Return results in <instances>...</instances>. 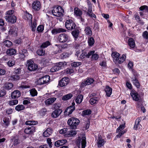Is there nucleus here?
Returning <instances> with one entry per match:
<instances>
[{"mask_svg":"<svg viewBox=\"0 0 148 148\" xmlns=\"http://www.w3.org/2000/svg\"><path fill=\"white\" fill-rule=\"evenodd\" d=\"M64 12V10L60 6L54 7L52 10V13L53 15L57 17L62 16Z\"/></svg>","mask_w":148,"mask_h":148,"instance_id":"obj_1","label":"nucleus"},{"mask_svg":"<svg viewBox=\"0 0 148 148\" xmlns=\"http://www.w3.org/2000/svg\"><path fill=\"white\" fill-rule=\"evenodd\" d=\"M66 65L65 62H60L58 63H56L54 66L50 69L51 72H56L62 68Z\"/></svg>","mask_w":148,"mask_h":148,"instance_id":"obj_2","label":"nucleus"},{"mask_svg":"<svg viewBox=\"0 0 148 148\" xmlns=\"http://www.w3.org/2000/svg\"><path fill=\"white\" fill-rule=\"evenodd\" d=\"M80 122L79 121L77 118H71L68 121L67 123L72 129H75Z\"/></svg>","mask_w":148,"mask_h":148,"instance_id":"obj_3","label":"nucleus"},{"mask_svg":"<svg viewBox=\"0 0 148 148\" xmlns=\"http://www.w3.org/2000/svg\"><path fill=\"white\" fill-rule=\"evenodd\" d=\"M76 142L78 147L80 148L81 145L82 148H85L86 144L85 135H82L81 138L79 137H78V138Z\"/></svg>","mask_w":148,"mask_h":148,"instance_id":"obj_4","label":"nucleus"},{"mask_svg":"<svg viewBox=\"0 0 148 148\" xmlns=\"http://www.w3.org/2000/svg\"><path fill=\"white\" fill-rule=\"evenodd\" d=\"M58 40L60 43H64L67 41L68 43L70 41L68 35L64 33L61 34L59 35L58 37Z\"/></svg>","mask_w":148,"mask_h":148,"instance_id":"obj_5","label":"nucleus"},{"mask_svg":"<svg viewBox=\"0 0 148 148\" xmlns=\"http://www.w3.org/2000/svg\"><path fill=\"white\" fill-rule=\"evenodd\" d=\"M28 69L30 71H34L37 69L38 68V65L34 63L31 59L28 60L27 62Z\"/></svg>","mask_w":148,"mask_h":148,"instance_id":"obj_6","label":"nucleus"},{"mask_svg":"<svg viewBox=\"0 0 148 148\" xmlns=\"http://www.w3.org/2000/svg\"><path fill=\"white\" fill-rule=\"evenodd\" d=\"M65 26L69 30H71L75 28L76 25L73 21L71 19L67 20L65 22Z\"/></svg>","mask_w":148,"mask_h":148,"instance_id":"obj_7","label":"nucleus"},{"mask_svg":"<svg viewBox=\"0 0 148 148\" xmlns=\"http://www.w3.org/2000/svg\"><path fill=\"white\" fill-rule=\"evenodd\" d=\"M56 46L58 47V50L56 53H61L62 51V49H64L65 48H69L71 47L72 46V44L71 43L70 44L65 43L63 45H56Z\"/></svg>","mask_w":148,"mask_h":148,"instance_id":"obj_8","label":"nucleus"},{"mask_svg":"<svg viewBox=\"0 0 148 148\" xmlns=\"http://www.w3.org/2000/svg\"><path fill=\"white\" fill-rule=\"evenodd\" d=\"M32 7L34 11L39 10L41 7L40 2L37 0L35 1L32 4Z\"/></svg>","mask_w":148,"mask_h":148,"instance_id":"obj_9","label":"nucleus"},{"mask_svg":"<svg viewBox=\"0 0 148 148\" xmlns=\"http://www.w3.org/2000/svg\"><path fill=\"white\" fill-rule=\"evenodd\" d=\"M72 106H70L67 108L64 111V114L66 115H69L71 114L75 109V103L74 102L72 103Z\"/></svg>","mask_w":148,"mask_h":148,"instance_id":"obj_10","label":"nucleus"},{"mask_svg":"<svg viewBox=\"0 0 148 148\" xmlns=\"http://www.w3.org/2000/svg\"><path fill=\"white\" fill-rule=\"evenodd\" d=\"M133 99L135 101H138L139 99L140 96L138 93L134 90H132L130 93Z\"/></svg>","mask_w":148,"mask_h":148,"instance_id":"obj_11","label":"nucleus"},{"mask_svg":"<svg viewBox=\"0 0 148 148\" xmlns=\"http://www.w3.org/2000/svg\"><path fill=\"white\" fill-rule=\"evenodd\" d=\"M95 51H89L87 53V58H89L92 56L91 59L93 60H97L99 58V56L97 53H95Z\"/></svg>","mask_w":148,"mask_h":148,"instance_id":"obj_12","label":"nucleus"},{"mask_svg":"<svg viewBox=\"0 0 148 148\" xmlns=\"http://www.w3.org/2000/svg\"><path fill=\"white\" fill-rule=\"evenodd\" d=\"M18 28L14 26L11 27L8 32V34L13 36H16L17 35Z\"/></svg>","mask_w":148,"mask_h":148,"instance_id":"obj_13","label":"nucleus"},{"mask_svg":"<svg viewBox=\"0 0 148 148\" xmlns=\"http://www.w3.org/2000/svg\"><path fill=\"white\" fill-rule=\"evenodd\" d=\"M97 140V146L99 147L103 146L105 143V141L104 139H102V136L101 135H99L98 139Z\"/></svg>","mask_w":148,"mask_h":148,"instance_id":"obj_14","label":"nucleus"},{"mask_svg":"<svg viewBox=\"0 0 148 148\" xmlns=\"http://www.w3.org/2000/svg\"><path fill=\"white\" fill-rule=\"evenodd\" d=\"M94 81V79L91 78H88L86 80L82 82L81 87H83L87 85H89L92 84Z\"/></svg>","mask_w":148,"mask_h":148,"instance_id":"obj_15","label":"nucleus"},{"mask_svg":"<svg viewBox=\"0 0 148 148\" xmlns=\"http://www.w3.org/2000/svg\"><path fill=\"white\" fill-rule=\"evenodd\" d=\"M6 20L8 22L14 23L16 20V16L14 15H8L5 17Z\"/></svg>","mask_w":148,"mask_h":148,"instance_id":"obj_16","label":"nucleus"},{"mask_svg":"<svg viewBox=\"0 0 148 148\" xmlns=\"http://www.w3.org/2000/svg\"><path fill=\"white\" fill-rule=\"evenodd\" d=\"M69 82V78L66 77L63 78L58 84V85L60 86L63 87L66 86Z\"/></svg>","mask_w":148,"mask_h":148,"instance_id":"obj_17","label":"nucleus"},{"mask_svg":"<svg viewBox=\"0 0 148 148\" xmlns=\"http://www.w3.org/2000/svg\"><path fill=\"white\" fill-rule=\"evenodd\" d=\"M82 14V11L78 8L76 7L74 9V15L76 17H81Z\"/></svg>","mask_w":148,"mask_h":148,"instance_id":"obj_18","label":"nucleus"},{"mask_svg":"<svg viewBox=\"0 0 148 148\" xmlns=\"http://www.w3.org/2000/svg\"><path fill=\"white\" fill-rule=\"evenodd\" d=\"M62 111L61 109H58L54 110L51 114V116L53 118L58 117L61 113Z\"/></svg>","mask_w":148,"mask_h":148,"instance_id":"obj_19","label":"nucleus"},{"mask_svg":"<svg viewBox=\"0 0 148 148\" xmlns=\"http://www.w3.org/2000/svg\"><path fill=\"white\" fill-rule=\"evenodd\" d=\"M50 60L48 58H44L42 59L40 62L41 65L43 66H47L50 65Z\"/></svg>","mask_w":148,"mask_h":148,"instance_id":"obj_20","label":"nucleus"},{"mask_svg":"<svg viewBox=\"0 0 148 148\" xmlns=\"http://www.w3.org/2000/svg\"><path fill=\"white\" fill-rule=\"evenodd\" d=\"M66 31V30L62 28H55L51 30V33L53 34H55L61 32H65Z\"/></svg>","mask_w":148,"mask_h":148,"instance_id":"obj_21","label":"nucleus"},{"mask_svg":"<svg viewBox=\"0 0 148 148\" xmlns=\"http://www.w3.org/2000/svg\"><path fill=\"white\" fill-rule=\"evenodd\" d=\"M67 142V141L66 139H62L56 141L55 143V145L57 147H59L61 145H62Z\"/></svg>","mask_w":148,"mask_h":148,"instance_id":"obj_22","label":"nucleus"},{"mask_svg":"<svg viewBox=\"0 0 148 148\" xmlns=\"http://www.w3.org/2000/svg\"><path fill=\"white\" fill-rule=\"evenodd\" d=\"M35 127L34 126L28 127L25 130V132L27 134H32L35 132Z\"/></svg>","mask_w":148,"mask_h":148,"instance_id":"obj_23","label":"nucleus"},{"mask_svg":"<svg viewBox=\"0 0 148 148\" xmlns=\"http://www.w3.org/2000/svg\"><path fill=\"white\" fill-rule=\"evenodd\" d=\"M56 99V98L52 97L48 98L45 101V103L46 106H48L53 103Z\"/></svg>","mask_w":148,"mask_h":148,"instance_id":"obj_24","label":"nucleus"},{"mask_svg":"<svg viewBox=\"0 0 148 148\" xmlns=\"http://www.w3.org/2000/svg\"><path fill=\"white\" fill-rule=\"evenodd\" d=\"M20 95V91L18 90H15L12 93L11 97L13 99H16L19 97Z\"/></svg>","mask_w":148,"mask_h":148,"instance_id":"obj_25","label":"nucleus"},{"mask_svg":"<svg viewBox=\"0 0 148 148\" xmlns=\"http://www.w3.org/2000/svg\"><path fill=\"white\" fill-rule=\"evenodd\" d=\"M128 45L130 47V48L133 49L135 47V43L134 40L132 38H130L128 40Z\"/></svg>","mask_w":148,"mask_h":148,"instance_id":"obj_26","label":"nucleus"},{"mask_svg":"<svg viewBox=\"0 0 148 148\" xmlns=\"http://www.w3.org/2000/svg\"><path fill=\"white\" fill-rule=\"evenodd\" d=\"M140 120L138 118L136 121L134 128L136 130L140 129L141 128L142 126L139 123Z\"/></svg>","mask_w":148,"mask_h":148,"instance_id":"obj_27","label":"nucleus"},{"mask_svg":"<svg viewBox=\"0 0 148 148\" xmlns=\"http://www.w3.org/2000/svg\"><path fill=\"white\" fill-rule=\"evenodd\" d=\"M77 134V132L75 130H71L67 132L65 135L66 137H70L73 136Z\"/></svg>","mask_w":148,"mask_h":148,"instance_id":"obj_28","label":"nucleus"},{"mask_svg":"<svg viewBox=\"0 0 148 148\" xmlns=\"http://www.w3.org/2000/svg\"><path fill=\"white\" fill-rule=\"evenodd\" d=\"M106 95L108 97H110L112 93V89L109 86H107L105 89Z\"/></svg>","mask_w":148,"mask_h":148,"instance_id":"obj_29","label":"nucleus"},{"mask_svg":"<svg viewBox=\"0 0 148 148\" xmlns=\"http://www.w3.org/2000/svg\"><path fill=\"white\" fill-rule=\"evenodd\" d=\"M86 13L87 15L90 17L94 18H96V15L92 12V8L91 7L88 8Z\"/></svg>","mask_w":148,"mask_h":148,"instance_id":"obj_30","label":"nucleus"},{"mask_svg":"<svg viewBox=\"0 0 148 148\" xmlns=\"http://www.w3.org/2000/svg\"><path fill=\"white\" fill-rule=\"evenodd\" d=\"M119 56L120 54L116 52H114L112 53V56L113 58V61L115 63H116V61Z\"/></svg>","mask_w":148,"mask_h":148,"instance_id":"obj_31","label":"nucleus"},{"mask_svg":"<svg viewBox=\"0 0 148 148\" xmlns=\"http://www.w3.org/2000/svg\"><path fill=\"white\" fill-rule=\"evenodd\" d=\"M52 130L51 128H48L44 132L43 135L45 137L49 136L52 133Z\"/></svg>","mask_w":148,"mask_h":148,"instance_id":"obj_32","label":"nucleus"},{"mask_svg":"<svg viewBox=\"0 0 148 148\" xmlns=\"http://www.w3.org/2000/svg\"><path fill=\"white\" fill-rule=\"evenodd\" d=\"M126 58V56L124 54H123L121 56H119L116 61V63H122L125 60Z\"/></svg>","mask_w":148,"mask_h":148,"instance_id":"obj_33","label":"nucleus"},{"mask_svg":"<svg viewBox=\"0 0 148 148\" xmlns=\"http://www.w3.org/2000/svg\"><path fill=\"white\" fill-rule=\"evenodd\" d=\"M18 51L19 53L22 56L21 57L22 58H24L26 55H27V51L26 49H19Z\"/></svg>","mask_w":148,"mask_h":148,"instance_id":"obj_34","label":"nucleus"},{"mask_svg":"<svg viewBox=\"0 0 148 148\" xmlns=\"http://www.w3.org/2000/svg\"><path fill=\"white\" fill-rule=\"evenodd\" d=\"M8 78L10 80L13 81H16L20 79V77L19 75L15 74V75H12L9 76Z\"/></svg>","mask_w":148,"mask_h":148,"instance_id":"obj_35","label":"nucleus"},{"mask_svg":"<svg viewBox=\"0 0 148 148\" xmlns=\"http://www.w3.org/2000/svg\"><path fill=\"white\" fill-rule=\"evenodd\" d=\"M23 18L24 19L26 20H27L29 21H32V15L27 12H26L25 13Z\"/></svg>","mask_w":148,"mask_h":148,"instance_id":"obj_36","label":"nucleus"},{"mask_svg":"<svg viewBox=\"0 0 148 148\" xmlns=\"http://www.w3.org/2000/svg\"><path fill=\"white\" fill-rule=\"evenodd\" d=\"M132 82L133 84L137 88H139L140 86L139 83L136 77H134L132 78Z\"/></svg>","mask_w":148,"mask_h":148,"instance_id":"obj_37","label":"nucleus"},{"mask_svg":"<svg viewBox=\"0 0 148 148\" xmlns=\"http://www.w3.org/2000/svg\"><path fill=\"white\" fill-rule=\"evenodd\" d=\"M85 34L89 36H91L92 34V32L90 27H86L84 29Z\"/></svg>","mask_w":148,"mask_h":148,"instance_id":"obj_38","label":"nucleus"},{"mask_svg":"<svg viewBox=\"0 0 148 148\" xmlns=\"http://www.w3.org/2000/svg\"><path fill=\"white\" fill-rule=\"evenodd\" d=\"M16 50L14 49H10L6 51V53L8 55H9L10 56L14 55L16 54Z\"/></svg>","mask_w":148,"mask_h":148,"instance_id":"obj_39","label":"nucleus"},{"mask_svg":"<svg viewBox=\"0 0 148 148\" xmlns=\"http://www.w3.org/2000/svg\"><path fill=\"white\" fill-rule=\"evenodd\" d=\"M83 96L82 95H79L75 99V102L77 104L80 103L83 100Z\"/></svg>","mask_w":148,"mask_h":148,"instance_id":"obj_40","label":"nucleus"},{"mask_svg":"<svg viewBox=\"0 0 148 148\" xmlns=\"http://www.w3.org/2000/svg\"><path fill=\"white\" fill-rule=\"evenodd\" d=\"M73 97V95L71 93L68 94L63 96L62 99L64 101H66L70 99Z\"/></svg>","mask_w":148,"mask_h":148,"instance_id":"obj_41","label":"nucleus"},{"mask_svg":"<svg viewBox=\"0 0 148 148\" xmlns=\"http://www.w3.org/2000/svg\"><path fill=\"white\" fill-rule=\"evenodd\" d=\"M13 86V84L12 83H6L4 86V88L6 89L10 90L12 88Z\"/></svg>","mask_w":148,"mask_h":148,"instance_id":"obj_42","label":"nucleus"},{"mask_svg":"<svg viewBox=\"0 0 148 148\" xmlns=\"http://www.w3.org/2000/svg\"><path fill=\"white\" fill-rule=\"evenodd\" d=\"M72 53L70 51L69 52L63 53L61 55V57L62 58H66L69 57Z\"/></svg>","mask_w":148,"mask_h":148,"instance_id":"obj_43","label":"nucleus"},{"mask_svg":"<svg viewBox=\"0 0 148 148\" xmlns=\"http://www.w3.org/2000/svg\"><path fill=\"white\" fill-rule=\"evenodd\" d=\"M88 42L89 46H92L95 43V40L93 38L91 37L88 39Z\"/></svg>","mask_w":148,"mask_h":148,"instance_id":"obj_44","label":"nucleus"},{"mask_svg":"<svg viewBox=\"0 0 148 148\" xmlns=\"http://www.w3.org/2000/svg\"><path fill=\"white\" fill-rule=\"evenodd\" d=\"M37 24L35 21H34L33 22H32L30 25V27L32 31L34 32L36 30V27Z\"/></svg>","mask_w":148,"mask_h":148,"instance_id":"obj_45","label":"nucleus"},{"mask_svg":"<svg viewBox=\"0 0 148 148\" xmlns=\"http://www.w3.org/2000/svg\"><path fill=\"white\" fill-rule=\"evenodd\" d=\"M79 33V32L78 30L74 31L72 32V34L74 37L75 38V40H77V39L78 37Z\"/></svg>","mask_w":148,"mask_h":148,"instance_id":"obj_46","label":"nucleus"},{"mask_svg":"<svg viewBox=\"0 0 148 148\" xmlns=\"http://www.w3.org/2000/svg\"><path fill=\"white\" fill-rule=\"evenodd\" d=\"M98 100L97 98L93 97L91 98L90 102L91 104L93 105L94 104L97 103L98 102Z\"/></svg>","mask_w":148,"mask_h":148,"instance_id":"obj_47","label":"nucleus"},{"mask_svg":"<svg viewBox=\"0 0 148 148\" xmlns=\"http://www.w3.org/2000/svg\"><path fill=\"white\" fill-rule=\"evenodd\" d=\"M25 106L22 105H18L16 106L15 109L17 111H20L24 109Z\"/></svg>","mask_w":148,"mask_h":148,"instance_id":"obj_48","label":"nucleus"},{"mask_svg":"<svg viewBox=\"0 0 148 148\" xmlns=\"http://www.w3.org/2000/svg\"><path fill=\"white\" fill-rule=\"evenodd\" d=\"M18 103V100L14 99L10 101H9L8 104L10 106H14L17 104Z\"/></svg>","mask_w":148,"mask_h":148,"instance_id":"obj_49","label":"nucleus"},{"mask_svg":"<svg viewBox=\"0 0 148 148\" xmlns=\"http://www.w3.org/2000/svg\"><path fill=\"white\" fill-rule=\"evenodd\" d=\"M91 113V110H86L83 111L82 113V115L84 116L86 115H88L90 114Z\"/></svg>","mask_w":148,"mask_h":148,"instance_id":"obj_50","label":"nucleus"},{"mask_svg":"<svg viewBox=\"0 0 148 148\" xmlns=\"http://www.w3.org/2000/svg\"><path fill=\"white\" fill-rule=\"evenodd\" d=\"M44 84H46L49 82L50 80V77L49 75H46L42 77Z\"/></svg>","mask_w":148,"mask_h":148,"instance_id":"obj_51","label":"nucleus"},{"mask_svg":"<svg viewBox=\"0 0 148 148\" xmlns=\"http://www.w3.org/2000/svg\"><path fill=\"white\" fill-rule=\"evenodd\" d=\"M31 95L32 97L36 96L37 95V92L36 90L34 88H33L30 90V92Z\"/></svg>","mask_w":148,"mask_h":148,"instance_id":"obj_52","label":"nucleus"},{"mask_svg":"<svg viewBox=\"0 0 148 148\" xmlns=\"http://www.w3.org/2000/svg\"><path fill=\"white\" fill-rule=\"evenodd\" d=\"M125 123L120 125L119 127L117 128L116 130V132H119L122 131L125 128Z\"/></svg>","mask_w":148,"mask_h":148,"instance_id":"obj_53","label":"nucleus"},{"mask_svg":"<svg viewBox=\"0 0 148 148\" xmlns=\"http://www.w3.org/2000/svg\"><path fill=\"white\" fill-rule=\"evenodd\" d=\"M3 43L5 46L8 47H10L12 45V43L11 41L7 40L4 41Z\"/></svg>","mask_w":148,"mask_h":148,"instance_id":"obj_54","label":"nucleus"},{"mask_svg":"<svg viewBox=\"0 0 148 148\" xmlns=\"http://www.w3.org/2000/svg\"><path fill=\"white\" fill-rule=\"evenodd\" d=\"M37 53L39 56H43L45 53V51L44 50L40 49L37 51Z\"/></svg>","mask_w":148,"mask_h":148,"instance_id":"obj_55","label":"nucleus"},{"mask_svg":"<svg viewBox=\"0 0 148 148\" xmlns=\"http://www.w3.org/2000/svg\"><path fill=\"white\" fill-rule=\"evenodd\" d=\"M50 44V42L49 41H47L45 42H43L41 45V47L42 48L47 47Z\"/></svg>","mask_w":148,"mask_h":148,"instance_id":"obj_56","label":"nucleus"},{"mask_svg":"<svg viewBox=\"0 0 148 148\" xmlns=\"http://www.w3.org/2000/svg\"><path fill=\"white\" fill-rule=\"evenodd\" d=\"M3 121L5 125L8 126L10 124V120L8 118H5L3 119Z\"/></svg>","mask_w":148,"mask_h":148,"instance_id":"obj_57","label":"nucleus"},{"mask_svg":"<svg viewBox=\"0 0 148 148\" xmlns=\"http://www.w3.org/2000/svg\"><path fill=\"white\" fill-rule=\"evenodd\" d=\"M87 54L85 51H83L82 52L81 54L79 56V58L81 59H84L86 56L87 57Z\"/></svg>","mask_w":148,"mask_h":148,"instance_id":"obj_58","label":"nucleus"},{"mask_svg":"<svg viewBox=\"0 0 148 148\" xmlns=\"http://www.w3.org/2000/svg\"><path fill=\"white\" fill-rule=\"evenodd\" d=\"M139 9L140 10H145L146 12H148V6L147 5L142 6Z\"/></svg>","mask_w":148,"mask_h":148,"instance_id":"obj_59","label":"nucleus"},{"mask_svg":"<svg viewBox=\"0 0 148 148\" xmlns=\"http://www.w3.org/2000/svg\"><path fill=\"white\" fill-rule=\"evenodd\" d=\"M74 71L72 68L67 69L65 70V72L67 74H71L74 73Z\"/></svg>","mask_w":148,"mask_h":148,"instance_id":"obj_60","label":"nucleus"},{"mask_svg":"<svg viewBox=\"0 0 148 148\" xmlns=\"http://www.w3.org/2000/svg\"><path fill=\"white\" fill-rule=\"evenodd\" d=\"M81 63L79 62H74L71 63V65L72 67H76L81 65Z\"/></svg>","mask_w":148,"mask_h":148,"instance_id":"obj_61","label":"nucleus"},{"mask_svg":"<svg viewBox=\"0 0 148 148\" xmlns=\"http://www.w3.org/2000/svg\"><path fill=\"white\" fill-rule=\"evenodd\" d=\"M36 122L35 121H26L25 124L27 125H33L36 124Z\"/></svg>","mask_w":148,"mask_h":148,"instance_id":"obj_62","label":"nucleus"},{"mask_svg":"<svg viewBox=\"0 0 148 148\" xmlns=\"http://www.w3.org/2000/svg\"><path fill=\"white\" fill-rule=\"evenodd\" d=\"M37 29L38 32H42L44 29V26L42 25H40L38 26Z\"/></svg>","mask_w":148,"mask_h":148,"instance_id":"obj_63","label":"nucleus"},{"mask_svg":"<svg viewBox=\"0 0 148 148\" xmlns=\"http://www.w3.org/2000/svg\"><path fill=\"white\" fill-rule=\"evenodd\" d=\"M14 64L15 61L14 60H9L8 62V65L10 67L13 66L14 65Z\"/></svg>","mask_w":148,"mask_h":148,"instance_id":"obj_64","label":"nucleus"}]
</instances>
